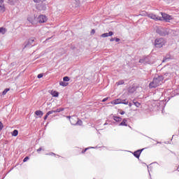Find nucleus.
Wrapping results in <instances>:
<instances>
[{"instance_id": "obj_1", "label": "nucleus", "mask_w": 179, "mask_h": 179, "mask_svg": "<svg viewBox=\"0 0 179 179\" xmlns=\"http://www.w3.org/2000/svg\"><path fill=\"white\" fill-rule=\"evenodd\" d=\"M163 83V76H158L156 78H154L152 82L149 84L150 89H153L160 86Z\"/></svg>"}, {"instance_id": "obj_2", "label": "nucleus", "mask_w": 179, "mask_h": 179, "mask_svg": "<svg viewBox=\"0 0 179 179\" xmlns=\"http://www.w3.org/2000/svg\"><path fill=\"white\" fill-rule=\"evenodd\" d=\"M67 118H69V121L71 125L82 126L83 124V122H82V120L78 118V116H68Z\"/></svg>"}, {"instance_id": "obj_3", "label": "nucleus", "mask_w": 179, "mask_h": 179, "mask_svg": "<svg viewBox=\"0 0 179 179\" xmlns=\"http://www.w3.org/2000/svg\"><path fill=\"white\" fill-rule=\"evenodd\" d=\"M164 44H166V41L164 38H159L155 39V46L157 48H162V47H163V45H164Z\"/></svg>"}, {"instance_id": "obj_4", "label": "nucleus", "mask_w": 179, "mask_h": 179, "mask_svg": "<svg viewBox=\"0 0 179 179\" xmlns=\"http://www.w3.org/2000/svg\"><path fill=\"white\" fill-rule=\"evenodd\" d=\"M162 15V21L164 20V22H170V20H173V16L164 13H161Z\"/></svg>"}, {"instance_id": "obj_5", "label": "nucleus", "mask_w": 179, "mask_h": 179, "mask_svg": "<svg viewBox=\"0 0 179 179\" xmlns=\"http://www.w3.org/2000/svg\"><path fill=\"white\" fill-rule=\"evenodd\" d=\"M148 17H149L150 19H152L153 20H156V21H162V17H159V15L155 14V13H150L147 15Z\"/></svg>"}, {"instance_id": "obj_6", "label": "nucleus", "mask_w": 179, "mask_h": 179, "mask_svg": "<svg viewBox=\"0 0 179 179\" xmlns=\"http://www.w3.org/2000/svg\"><path fill=\"white\" fill-rule=\"evenodd\" d=\"M48 19L44 15H41L38 17V23H45Z\"/></svg>"}, {"instance_id": "obj_7", "label": "nucleus", "mask_w": 179, "mask_h": 179, "mask_svg": "<svg viewBox=\"0 0 179 179\" xmlns=\"http://www.w3.org/2000/svg\"><path fill=\"white\" fill-rule=\"evenodd\" d=\"M142 150H143V149H142V150H138L135 151V152H134V156L135 157H136L137 159H139V157H140V156H141V153H142Z\"/></svg>"}, {"instance_id": "obj_8", "label": "nucleus", "mask_w": 179, "mask_h": 179, "mask_svg": "<svg viewBox=\"0 0 179 179\" xmlns=\"http://www.w3.org/2000/svg\"><path fill=\"white\" fill-rule=\"evenodd\" d=\"M113 34H114V33H113V31H109L108 33L103 34L101 36V37H103L104 38L106 37H110V36H113Z\"/></svg>"}, {"instance_id": "obj_9", "label": "nucleus", "mask_w": 179, "mask_h": 179, "mask_svg": "<svg viewBox=\"0 0 179 179\" xmlns=\"http://www.w3.org/2000/svg\"><path fill=\"white\" fill-rule=\"evenodd\" d=\"M110 104H121V99H117L110 102Z\"/></svg>"}, {"instance_id": "obj_10", "label": "nucleus", "mask_w": 179, "mask_h": 179, "mask_svg": "<svg viewBox=\"0 0 179 179\" xmlns=\"http://www.w3.org/2000/svg\"><path fill=\"white\" fill-rule=\"evenodd\" d=\"M35 114H36V115H37L38 117L41 118V117L43 115L44 113L41 110H36V111H35Z\"/></svg>"}, {"instance_id": "obj_11", "label": "nucleus", "mask_w": 179, "mask_h": 179, "mask_svg": "<svg viewBox=\"0 0 179 179\" xmlns=\"http://www.w3.org/2000/svg\"><path fill=\"white\" fill-rule=\"evenodd\" d=\"M120 127H128L127 124V119H123L122 122L119 124Z\"/></svg>"}, {"instance_id": "obj_12", "label": "nucleus", "mask_w": 179, "mask_h": 179, "mask_svg": "<svg viewBox=\"0 0 179 179\" xmlns=\"http://www.w3.org/2000/svg\"><path fill=\"white\" fill-rule=\"evenodd\" d=\"M114 121H116V122H121L122 119L120 117L118 116H113Z\"/></svg>"}, {"instance_id": "obj_13", "label": "nucleus", "mask_w": 179, "mask_h": 179, "mask_svg": "<svg viewBox=\"0 0 179 179\" xmlns=\"http://www.w3.org/2000/svg\"><path fill=\"white\" fill-rule=\"evenodd\" d=\"M6 10V8H5V4H0V12H5Z\"/></svg>"}, {"instance_id": "obj_14", "label": "nucleus", "mask_w": 179, "mask_h": 179, "mask_svg": "<svg viewBox=\"0 0 179 179\" xmlns=\"http://www.w3.org/2000/svg\"><path fill=\"white\" fill-rule=\"evenodd\" d=\"M7 30L4 27H0V34H5L6 33Z\"/></svg>"}, {"instance_id": "obj_15", "label": "nucleus", "mask_w": 179, "mask_h": 179, "mask_svg": "<svg viewBox=\"0 0 179 179\" xmlns=\"http://www.w3.org/2000/svg\"><path fill=\"white\" fill-rule=\"evenodd\" d=\"M59 94L58 92L52 91V96H53V97H58Z\"/></svg>"}, {"instance_id": "obj_16", "label": "nucleus", "mask_w": 179, "mask_h": 179, "mask_svg": "<svg viewBox=\"0 0 179 179\" xmlns=\"http://www.w3.org/2000/svg\"><path fill=\"white\" fill-rule=\"evenodd\" d=\"M18 134H19V131H18L17 129L14 130V131H13V133H12V136H16L18 135Z\"/></svg>"}, {"instance_id": "obj_17", "label": "nucleus", "mask_w": 179, "mask_h": 179, "mask_svg": "<svg viewBox=\"0 0 179 179\" xmlns=\"http://www.w3.org/2000/svg\"><path fill=\"white\" fill-rule=\"evenodd\" d=\"M124 80H120V81L117 82V83H116V85H117V86H120V85H124Z\"/></svg>"}, {"instance_id": "obj_18", "label": "nucleus", "mask_w": 179, "mask_h": 179, "mask_svg": "<svg viewBox=\"0 0 179 179\" xmlns=\"http://www.w3.org/2000/svg\"><path fill=\"white\" fill-rule=\"evenodd\" d=\"M134 106H136V107H141V103L138 102V101H133Z\"/></svg>"}, {"instance_id": "obj_19", "label": "nucleus", "mask_w": 179, "mask_h": 179, "mask_svg": "<svg viewBox=\"0 0 179 179\" xmlns=\"http://www.w3.org/2000/svg\"><path fill=\"white\" fill-rule=\"evenodd\" d=\"M10 89L7 88L5 90L3 91L2 94L3 96H5V94H6L8 93V92H9Z\"/></svg>"}, {"instance_id": "obj_20", "label": "nucleus", "mask_w": 179, "mask_h": 179, "mask_svg": "<svg viewBox=\"0 0 179 179\" xmlns=\"http://www.w3.org/2000/svg\"><path fill=\"white\" fill-rule=\"evenodd\" d=\"M128 103H129V102H128V101H127V99L121 100V104L128 105Z\"/></svg>"}, {"instance_id": "obj_21", "label": "nucleus", "mask_w": 179, "mask_h": 179, "mask_svg": "<svg viewBox=\"0 0 179 179\" xmlns=\"http://www.w3.org/2000/svg\"><path fill=\"white\" fill-rule=\"evenodd\" d=\"M61 111H64V108H57L55 110V113H61Z\"/></svg>"}, {"instance_id": "obj_22", "label": "nucleus", "mask_w": 179, "mask_h": 179, "mask_svg": "<svg viewBox=\"0 0 179 179\" xmlns=\"http://www.w3.org/2000/svg\"><path fill=\"white\" fill-rule=\"evenodd\" d=\"M64 82H69V77L65 76L63 78Z\"/></svg>"}, {"instance_id": "obj_23", "label": "nucleus", "mask_w": 179, "mask_h": 179, "mask_svg": "<svg viewBox=\"0 0 179 179\" xmlns=\"http://www.w3.org/2000/svg\"><path fill=\"white\" fill-rule=\"evenodd\" d=\"M54 113H55V110H50L47 113V114L48 115H51V114H54Z\"/></svg>"}, {"instance_id": "obj_24", "label": "nucleus", "mask_w": 179, "mask_h": 179, "mask_svg": "<svg viewBox=\"0 0 179 179\" xmlns=\"http://www.w3.org/2000/svg\"><path fill=\"white\" fill-rule=\"evenodd\" d=\"M41 150H44L43 149V148H39L38 149L36 150V152H38V153H40Z\"/></svg>"}, {"instance_id": "obj_25", "label": "nucleus", "mask_w": 179, "mask_h": 179, "mask_svg": "<svg viewBox=\"0 0 179 179\" xmlns=\"http://www.w3.org/2000/svg\"><path fill=\"white\" fill-rule=\"evenodd\" d=\"M3 128V124H2V122H0V131Z\"/></svg>"}, {"instance_id": "obj_26", "label": "nucleus", "mask_w": 179, "mask_h": 179, "mask_svg": "<svg viewBox=\"0 0 179 179\" xmlns=\"http://www.w3.org/2000/svg\"><path fill=\"white\" fill-rule=\"evenodd\" d=\"M60 85H61V86H66V85H65V83H64V81H61V82H60Z\"/></svg>"}, {"instance_id": "obj_27", "label": "nucleus", "mask_w": 179, "mask_h": 179, "mask_svg": "<svg viewBox=\"0 0 179 179\" xmlns=\"http://www.w3.org/2000/svg\"><path fill=\"white\" fill-rule=\"evenodd\" d=\"M107 100H108V97H106L102 100V103H104L106 101H107Z\"/></svg>"}, {"instance_id": "obj_28", "label": "nucleus", "mask_w": 179, "mask_h": 179, "mask_svg": "<svg viewBox=\"0 0 179 179\" xmlns=\"http://www.w3.org/2000/svg\"><path fill=\"white\" fill-rule=\"evenodd\" d=\"M41 78H43V74L42 73L38 74V78L41 79Z\"/></svg>"}, {"instance_id": "obj_29", "label": "nucleus", "mask_w": 179, "mask_h": 179, "mask_svg": "<svg viewBox=\"0 0 179 179\" xmlns=\"http://www.w3.org/2000/svg\"><path fill=\"white\" fill-rule=\"evenodd\" d=\"M49 115L46 113V115L44 116L43 119L45 120L47 118H48Z\"/></svg>"}, {"instance_id": "obj_30", "label": "nucleus", "mask_w": 179, "mask_h": 179, "mask_svg": "<svg viewBox=\"0 0 179 179\" xmlns=\"http://www.w3.org/2000/svg\"><path fill=\"white\" fill-rule=\"evenodd\" d=\"M27 160H29V157H26L23 159L24 163H25V162H27Z\"/></svg>"}, {"instance_id": "obj_31", "label": "nucleus", "mask_w": 179, "mask_h": 179, "mask_svg": "<svg viewBox=\"0 0 179 179\" xmlns=\"http://www.w3.org/2000/svg\"><path fill=\"white\" fill-rule=\"evenodd\" d=\"M87 149H88V148H85V150H83L81 152V153H83V154L86 153V151L87 150Z\"/></svg>"}, {"instance_id": "obj_32", "label": "nucleus", "mask_w": 179, "mask_h": 179, "mask_svg": "<svg viewBox=\"0 0 179 179\" xmlns=\"http://www.w3.org/2000/svg\"><path fill=\"white\" fill-rule=\"evenodd\" d=\"M48 155H49V156H55V157L56 156V155L54 154V152H50Z\"/></svg>"}, {"instance_id": "obj_33", "label": "nucleus", "mask_w": 179, "mask_h": 179, "mask_svg": "<svg viewBox=\"0 0 179 179\" xmlns=\"http://www.w3.org/2000/svg\"><path fill=\"white\" fill-rule=\"evenodd\" d=\"M29 22L33 24V20H31V17L28 18Z\"/></svg>"}, {"instance_id": "obj_34", "label": "nucleus", "mask_w": 179, "mask_h": 179, "mask_svg": "<svg viewBox=\"0 0 179 179\" xmlns=\"http://www.w3.org/2000/svg\"><path fill=\"white\" fill-rule=\"evenodd\" d=\"M94 33H96V31L94 29H92L91 31V34H94Z\"/></svg>"}, {"instance_id": "obj_35", "label": "nucleus", "mask_w": 179, "mask_h": 179, "mask_svg": "<svg viewBox=\"0 0 179 179\" xmlns=\"http://www.w3.org/2000/svg\"><path fill=\"white\" fill-rule=\"evenodd\" d=\"M34 41V39H29V43H31Z\"/></svg>"}, {"instance_id": "obj_36", "label": "nucleus", "mask_w": 179, "mask_h": 179, "mask_svg": "<svg viewBox=\"0 0 179 179\" xmlns=\"http://www.w3.org/2000/svg\"><path fill=\"white\" fill-rule=\"evenodd\" d=\"M120 114H121V115H124V114H125V111H124V110L121 111Z\"/></svg>"}, {"instance_id": "obj_37", "label": "nucleus", "mask_w": 179, "mask_h": 179, "mask_svg": "<svg viewBox=\"0 0 179 179\" xmlns=\"http://www.w3.org/2000/svg\"><path fill=\"white\" fill-rule=\"evenodd\" d=\"M1 5H3V0H0Z\"/></svg>"}, {"instance_id": "obj_38", "label": "nucleus", "mask_w": 179, "mask_h": 179, "mask_svg": "<svg viewBox=\"0 0 179 179\" xmlns=\"http://www.w3.org/2000/svg\"><path fill=\"white\" fill-rule=\"evenodd\" d=\"M115 41H116L117 43H118V41H120V38H117L115 39Z\"/></svg>"}, {"instance_id": "obj_39", "label": "nucleus", "mask_w": 179, "mask_h": 179, "mask_svg": "<svg viewBox=\"0 0 179 179\" xmlns=\"http://www.w3.org/2000/svg\"><path fill=\"white\" fill-rule=\"evenodd\" d=\"M115 39L114 38H110V41H114Z\"/></svg>"}, {"instance_id": "obj_40", "label": "nucleus", "mask_w": 179, "mask_h": 179, "mask_svg": "<svg viewBox=\"0 0 179 179\" xmlns=\"http://www.w3.org/2000/svg\"><path fill=\"white\" fill-rule=\"evenodd\" d=\"M129 107H132V103H128Z\"/></svg>"}, {"instance_id": "obj_41", "label": "nucleus", "mask_w": 179, "mask_h": 179, "mask_svg": "<svg viewBox=\"0 0 179 179\" xmlns=\"http://www.w3.org/2000/svg\"><path fill=\"white\" fill-rule=\"evenodd\" d=\"M40 9V10H44V9H45V8H39Z\"/></svg>"}, {"instance_id": "obj_42", "label": "nucleus", "mask_w": 179, "mask_h": 179, "mask_svg": "<svg viewBox=\"0 0 179 179\" xmlns=\"http://www.w3.org/2000/svg\"><path fill=\"white\" fill-rule=\"evenodd\" d=\"M76 2H77V3H79V0H77Z\"/></svg>"}]
</instances>
